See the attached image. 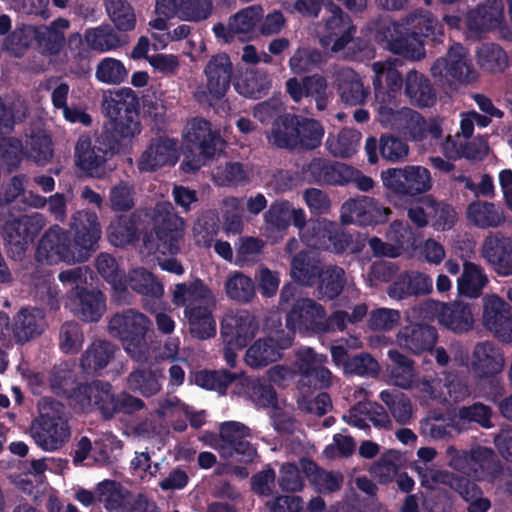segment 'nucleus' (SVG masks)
<instances>
[{
    "label": "nucleus",
    "mask_w": 512,
    "mask_h": 512,
    "mask_svg": "<svg viewBox=\"0 0 512 512\" xmlns=\"http://www.w3.org/2000/svg\"><path fill=\"white\" fill-rule=\"evenodd\" d=\"M259 330L256 317L247 310L231 311L221 323V334L225 341L237 348L244 347Z\"/></svg>",
    "instance_id": "obj_23"
},
{
    "label": "nucleus",
    "mask_w": 512,
    "mask_h": 512,
    "mask_svg": "<svg viewBox=\"0 0 512 512\" xmlns=\"http://www.w3.org/2000/svg\"><path fill=\"white\" fill-rule=\"evenodd\" d=\"M437 341L434 327L423 324H411L402 327L396 335L397 345L413 354H420L432 349Z\"/></svg>",
    "instance_id": "obj_28"
},
{
    "label": "nucleus",
    "mask_w": 512,
    "mask_h": 512,
    "mask_svg": "<svg viewBox=\"0 0 512 512\" xmlns=\"http://www.w3.org/2000/svg\"><path fill=\"white\" fill-rule=\"evenodd\" d=\"M212 0H156L155 11L165 18L178 17L182 21L200 22L212 13Z\"/></svg>",
    "instance_id": "obj_24"
},
{
    "label": "nucleus",
    "mask_w": 512,
    "mask_h": 512,
    "mask_svg": "<svg viewBox=\"0 0 512 512\" xmlns=\"http://www.w3.org/2000/svg\"><path fill=\"white\" fill-rule=\"evenodd\" d=\"M35 38L34 26L22 25L0 39V52L20 57Z\"/></svg>",
    "instance_id": "obj_55"
},
{
    "label": "nucleus",
    "mask_w": 512,
    "mask_h": 512,
    "mask_svg": "<svg viewBox=\"0 0 512 512\" xmlns=\"http://www.w3.org/2000/svg\"><path fill=\"white\" fill-rule=\"evenodd\" d=\"M431 73L440 80L452 78L460 82H470L476 78V71L467 50L460 44L452 45L445 57L437 59L431 67Z\"/></svg>",
    "instance_id": "obj_20"
},
{
    "label": "nucleus",
    "mask_w": 512,
    "mask_h": 512,
    "mask_svg": "<svg viewBox=\"0 0 512 512\" xmlns=\"http://www.w3.org/2000/svg\"><path fill=\"white\" fill-rule=\"evenodd\" d=\"M69 227L73 235L71 243L77 252L78 262H85L101 238L98 216L88 209L76 211L71 216Z\"/></svg>",
    "instance_id": "obj_13"
},
{
    "label": "nucleus",
    "mask_w": 512,
    "mask_h": 512,
    "mask_svg": "<svg viewBox=\"0 0 512 512\" xmlns=\"http://www.w3.org/2000/svg\"><path fill=\"white\" fill-rule=\"evenodd\" d=\"M505 366L502 350L491 341H482L473 347L468 369L478 380L489 379L500 372Z\"/></svg>",
    "instance_id": "obj_22"
},
{
    "label": "nucleus",
    "mask_w": 512,
    "mask_h": 512,
    "mask_svg": "<svg viewBox=\"0 0 512 512\" xmlns=\"http://www.w3.org/2000/svg\"><path fill=\"white\" fill-rule=\"evenodd\" d=\"M128 287L144 297L143 307L150 313H156L158 302L164 295V286L145 268L131 270L126 279Z\"/></svg>",
    "instance_id": "obj_26"
},
{
    "label": "nucleus",
    "mask_w": 512,
    "mask_h": 512,
    "mask_svg": "<svg viewBox=\"0 0 512 512\" xmlns=\"http://www.w3.org/2000/svg\"><path fill=\"white\" fill-rule=\"evenodd\" d=\"M120 145L108 133L101 134L93 142L87 135H81L74 148L77 160H105L119 153Z\"/></svg>",
    "instance_id": "obj_31"
},
{
    "label": "nucleus",
    "mask_w": 512,
    "mask_h": 512,
    "mask_svg": "<svg viewBox=\"0 0 512 512\" xmlns=\"http://www.w3.org/2000/svg\"><path fill=\"white\" fill-rule=\"evenodd\" d=\"M335 86L343 102L349 105H361L369 91L364 87L360 76L350 68H340L335 73Z\"/></svg>",
    "instance_id": "obj_34"
},
{
    "label": "nucleus",
    "mask_w": 512,
    "mask_h": 512,
    "mask_svg": "<svg viewBox=\"0 0 512 512\" xmlns=\"http://www.w3.org/2000/svg\"><path fill=\"white\" fill-rule=\"evenodd\" d=\"M251 430L241 422L226 421L220 424L219 439L214 448L224 459H238L252 462L257 456V450L250 443Z\"/></svg>",
    "instance_id": "obj_8"
},
{
    "label": "nucleus",
    "mask_w": 512,
    "mask_h": 512,
    "mask_svg": "<svg viewBox=\"0 0 512 512\" xmlns=\"http://www.w3.org/2000/svg\"><path fill=\"white\" fill-rule=\"evenodd\" d=\"M443 34L437 19L423 9H417L399 22L391 21L379 31L386 47L393 53L412 60L424 56V39L431 37L438 41Z\"/></svg>",
    "instance_id": "obj_1"
},
{
    "label": "nucleus",
    "mask_w": 512,
    "mask_h": 512,
    "mask_svg": "<svg viewBox=\"0 0 512 512\" xmlns=\"http://www.w3.org/2000/svg\"><path fill=\"white\" fill-rule=\"evenodd\" d=\"M465 215L469 224L483 230L502 227L507 221L503 207L480 199L468 204Z\"/></svg>",
    "instance_id": "obj_30"
},
{
    "label": "nucleus",
    "mask_w": 512,
    "mask_h": 512,
    "mask_svg": "<svg viewBox=\"0 0 512 512\" xmlns=\"http://www.w3.org/2000/svg\"><path fill=\"white\" fill-rule=\"evenodd\" d=\"M317 297L320 300H333L343 290L346 283L345 271L338 266L322 269L318 278Z\"/></svg>",
    "instance_id": "obj_51"
},
{
    "label": "nucleus",
    "mask_w": 512,
    "mask_h": 512,
    "mask_svg": "<svg viewBox=\"0 0 512 512\" xmlns=\"http://www.w3.org/2000/svg\"><path fill=\"white\" fill-rule=\"evenodd\" d=\"M184 138L197 145L200 153L207 158L220 157L225 146L223 139L212 131L210 123L203 118L189 120L183 131Z\"/></svg>",
    "instance_id": "obj_25"
},
{
    "label": "nucleus",
    "mask_w": 512,
    "mask_h": 512,
    "mask_svg": "<svg viewBox=\"0 0 512 512\" xmlns=\"http://www.w3.org/2000/svg\"><path fill=\"white\" fill-rule=\"evenodd\" d=\"M489 282L484 268L474 262L464 261L461 275L457 279L459 295L476 299L483 293Z\"/></svg>",
    "instance_id": "obj_37"
},
{
    "label": "nucleus",
    "mask_w": 512,
    "mask_h": 512,
    "mask_svg": "<svg viewBox=\"0 0 512 512\" xmlns=\"http://www.w3.org/2000/svg\"><path fill=\"white\" fill-rule=\"evenodd\" d=\"M138 229L132 217L119 216L108 227V238L116 247L125 246L137 237Z\"/></svg>",
    "instance_id": "obj_61"
},
{
    "label": "nucleus",
    "mask_w": 512,
    "mask_h": 512,
    "mask_svg": "<svg viewBox=\"0 0 512 512\" xmlns=\"http://www.w3.org/2000/svg\"><path fill=\"white\" fill-rule=\"evenodd\" d=\"M36 259L47 265H56L61 262L79 263L69 233L57 224L49 227L40 238L36 249Z\"/></svg>",
    "instance_id": "obj_11"
},
{
    "label": "nucleus",
    "mask_w": 512,
    "mask_h": 512,
    "mask_svg": "<svg viewBox=\"0 0 512 512\" xmlns=\"http://www.w3.org/2000/svg\"><path fill=\"white\" fill-rule=\"evenodd\" d=\"M378 121L387 128L399 131L413 139H421L426 131L424 118L408 107L397 109L396 99L376 102Z\"/></svg>",
    "instance_id": "obj_9"
},
{
    "label": "nucleus",
    "mask_w": 512,
    "mask_h": 512,
    "mask_svg": "<svg viewBox=\"0 0 512 512\" xmlns=\"http://www.w3.org/2000/svg\"><path fill=\"white\" fill-rule=\"evenodd\" d=\"M481 258L500 277L512 276V238L500 231L489 232L479 248Z\"/></svg>",
    "instance_id": "obj_17"
},
{
    "label": "nucleus",
    "mask_w": 512,
    "mask_h": 512,
    "mask_svg": "<svg viewBox=\"0 0 512 512\" xmlns=\"http://www.w3.org/2000/svg\"><path fill=\"white\" fill-rule=\"evenodd\" d=\"M260 5H251L241 9L229 19V29L240 38L251 39L257 35L258 24L263 16Z\"/></svg>",
    "instance_id": "obj_45"
},
{
    "label": "nucleus",
    "mask_w": 512,
    "mask_h": 512,
    "mask_svg": "<svg viewBox=\"0 0 512 512\" xmlns=\"http://www.w3.org/2000/svg\"><path fill=\"white\" fill-rule=\"evenodd\" d=\"M360 134L352 129H343L337 135H329L326 148L334 157L350 158L357 150Z\"/></svg>",
    "instance_id": "obj_56"
},
{
    "label": "nucleus",
    "mask_w": 512,
    "mask_h": 512,
    "mask_svg": "<svg viewBox=\"0 0 512 512\" xmlns=\"http://www.w3.org/2000/svg\"><path fill=\"white\" fill-rule=\"evenodd\" d=\"M425 317L435 319L454 333H465L472 329L474 317L471 306L461 301L443 303L426 300L422 304Z\"/></svg>",
    "instance_id": "obj_12"
},
{
    "label": "nucleus",
    "mask_w": 512,
    "mask_h": 512,
    "mask_svg": "<svg viewBox=\"0 0 512 512\" xmlns=\"http://www.w3.org/2000/svg\"><path fill=\"white\" fill-rule=\"evenodd\" d=\"M405 95L419 107H430L436 101V94L429 80L417 71H409L405 79Z\"/></svg>",
    "instance_id": "obj_44"
},
{
    "label": "nucleus",
    "mask_w": 512,
    "mask_h": 512,
    "mask_svg": "<svg viewBox=\"0 0 512 512\" xmlns=\"http://www.w3.org/2000/svg\"><path fill=\"white\" fill-rule=\"evenodd\" d=\"M324 316L325 309L321 304L309 298L299 299L286 317L288 333L299 331L321 334L325 329L323 326Z\"/></svg>",
    "instance_id": "obj_21"
},
{
    "label": "nucleus",
    "mask_w": 512,
    "mask_h": 512,
    "mask_svg": "<svg viewBox=\"0 0 512 512\" xmlns=\"http://www.w3.org/2000/svg\"><path fill=\"white\" fill-rule=\"evenodd\" d=\"M421 485L428 489H436L439 484L450 487L455 492L461 488V483L465 477L454 474L446 470L432 469L428 467L416 466Z\"/></svg>",
    "instance_id": "obj_57"
},
{
    "label": "nucleus",
    "mask_w": 512,
    "mask_h": 512,
    "mask_svg": "<svg viewBox=\"0 0 512 512\" xmlns=\"http://www.w3.org/2000/svg\"><path fill=\"white\" fill-rule=\"evenodd\" d=\"M99 505L107 512H128L130 492L115 480L105 479L96 484Z\"/></svg>",
    "instance_id": "obj_40"
},
{
    "label": "nucleus",
    "mask_w": 512,
    "mask_h": 512,
    "mask_svg": "<svg viewBox=\"0 0 512 512\" xmlns=\"http://www.w3.org/2000/svg\"><path fill=\"white\" fill-rule=\"evenodd\" d=\"M372 70L376 102L396 99L402 87V78L396 68V62L392 60L374 62Z\"/></svg>",
    "instance_id": "obj_27"
},
{
    "label": "nucleus",
    "mask_w": 512,
    "mask_h": 512,
    "mask_svg": "<svg viewBox=\"0 0 512 512\" xmlns=\"http://www.w3.org/2000/svg\"><path fill=\"white\" fill-rule=\"evenodd\" d=\"M492 416L493 411L489 406L477 402L459 408L452 415V425L457 433L467 431L472 422L479 424L482 428L490 429L493 427Z\"/></svg>",
    "instance_id": "obj_41"
},
{
    "label": "nucleus",
    "mask_w": 512,
    "mask_h": 512,
    "mask_svg": "<svg viewBox=\"0 0 512 512\" xmlns=\"http://www.w3.org/2000/svg\"><path fill=\"white\" fill-rule=\"evenodd\" d=\"M137 104V97L129 88L109 90L103 95L102 108L114 122L115 132L122 138H131L140 133Z\"/></svg>",
    "instance_id": "obj_6"
},
{
    "label": "nucleus",
    "mask_w": 512,
    "mask_h": 512,
    "mask_svg": "<svg viewBox=\"0 0 512 512\" xmlns=\"http://www.w3.org/2000/svg\"><path fill=\"white\" fill-rule=\"evenodd\" d=\"M323 136L324 128L318 121L299 116L296 149H315L321 144Z\"/></svg>",
    "instance_id": "obj_58"
},
{
    "label": "nucleus",
    "mask_w": 512,
    "mask_h": 512,
    "mask_svg": "<svg viewBox=\"0 0 512 512\" xmlns=\"http://www.w3.org/2000/svg\"><path fill=\"white\" fill-rule=\"evenodd\" d=\"M127 76L128 71L124 64L116 58L105 57L96 66L95 78L104 84H121Z\"/></svg>",
    "instance_id": "obj_63"
},
{
    "label": "nucleus",
    "mask_w": 512,
    "mask_h": 512,
    "mask_svg": "<svg viewBox=\"0 0 512 512\" xmlns=\"http://www.w3.org/2000/svg\"><path fill=\"white\" fill-rule=\"evenodd\" d=\"M298 121L299 116L284 114L283 117L273 122L271 131L267 135L269 143L278 148L296 149Z\"/></svg>",
    "instance_id": "obj_46"
},
{
    "label": "nucleus",
    "mask_w": 512,
    "mask_h": 512,
    "mask_svg": "<svg viewBox=\"0 0 512 512\" xmlns=\"http://www.w3.org/2000/svg\"><path fill=\"white\" fill-rule=\"evenodd\" d=\"M232 74L233 65L228 55L221 53L211 57L204 68L206 90L198 88L194 93L197 101L205 103L209 97H223L230 87Z\"/></svg>",
    "instance_id": "obj_16"
},
{
    "label": "nucleus",
    "mask_w": 512,
    "mask_h": 512,
    "mask_svg": "<svg viewBox=\"0 0 512 512\" xmlns=\"http://www.w3.org/2000/svg\"><path fill=\"white\" fill-rule=\"evenodd\" d=\"M118 347L108 340H95L85 350L81 358V367L87 373L105 368L114 359Z\"/></svg>",
    "instance_id": "obj_42"
},
{
    "label": "nucleus",
    "mask_w": 512,
    "mask_h": 512,
    "mask_svg": "<svg viewBox=\"0 0 512 512\" xmlns=\"http://www.w3.org/2000/svg\"><path fill=\"white\" fill-rule=\"evenodd\" d=\"M151 331L150 318L133 308L113 314L108 323L109 334L119 340L126 354L136 362L148 358V334Z\"/></svg>",
    "instance_id": "obj_3"
},
{
    "label": "nucleus",
    "mask_w": 512,
    "mask_h": 512,
    "mask_svg": "<svg viewBox=\"0 0 512 512\" xmlns=\"http://www.w3.org/2000/svg\"><path fill=\"white\" fill-rule=\"evenodd\" d=\"M291 206L286 201L274 202L264 213V230L269 238L277 240L289 227Z\"/></svg>",
    "instance_id": "obj_49"
},
{
    "label": "nucleus",
    "mask_w": 512,
    "mask_h": 512,
    "mask_svg": "<svg viewBox=\"0 0 512 512\" xmlns=\"http://www.w3.org/2000/svg\"><path fill=\"white\" fill-rule=\"evenodd\" d=\"M157 251L175 255L180 250L184 235V221L175 212L170 203L156 207Z\"/></svg>",
    "instance_id": "obj_15"
},
{
    "label": "nucleus",
    "mask_w": 512,
    "mask_h": 512,
    "mask_svg": "<svg viewBox=\"0 0 512 512\" xmlns=\"http://www.w3.org/2000/svg\"><path fill=\"white\" fill-rule=\"evenodd\" d=\"M424 203L428 209L431 225L437 231L450 230L458 220L455 208L444 202H436L431 197H426Z\"/></svg>",
    "instance_id": "obj_54"
},
{
    "label": "nucleus",
    "mask_w": 512,
    "mask_h": 512,
    "mask_svg": "<svg viewBox=\"0 0 512 512\" xmlns=\"http://www.w3.org/2000/svg\"><path fill=\"white\" fill-rule=\"evenodd\" d=\"M240 384L245 387V395L259 407H274L277 404L276 392L269 385L260 380L241 379Z\"/></svg>",
    "instance_id": "obj_62"
},
{
    "label": "nucleus",
    "mask_w": 512,
    "mask_h": 512,
    "mask_svg": "<svg viewBox=\"0 0 512 512\" xmlns=\"http://www.w3.org/2000/svg\"><path fill=\"white\" fill-rule=\"evenodd\" d=\"M84 40L89 49L100 53L115 50L126 44V40L109 25L87 29L84 32Z\"/></svg>",
    "instance_id": "obj_47"
},
{
    "label": "nucleus",
    "mask_w": 512,
    "mask_h": 512,
    "mask_svg": "<svg viewBox=\"0 0 512 512\" xmlns=\"http://www.w3.org/2000/svg\"><path fill=\"white\" fill-rule=\"evenodd\" d=\"M291 333L283 330L271 332L256 340L246 351L245 362L252 368L265 367L281 359L282 351L292 344Z\"/></svg>",
    "instance_id": "obj_19"
},
{
    "label": "nucleus",
    "mask_w": 512,
    "mask_h": 512,
    "mask_svg": "<svg viewBox=\"0 0 512 512\" xmlns=\"http://www.w3.org/2000/svg\"><path fill=\"white\" fill-rule=\"evenodd\" d=\"M482 323L496 338L505 343L512 342V310L510 305L496 294L482 299Z\"/></svg>",
    "instance_id": "obj_18"
},
{
    "label": "nucleus",
    "mask_w": 512,
    "mask_h": 512,
    "mask_svg": "<svg viewBox=\"0 0 512 512\" xmlns=\"http://www.w3.org/2000/svg\"><path fill=\"white\" fill-rule=\"evenodd\" d=\"M306 178L319 183L344 186L354 183L361 191L373 188V180L346 162H309L304 168Z\"/></svg>",
    "instance_id": "obj_7"
},
{
    "label": "nucleus",
    "mask_w": 512,
    "mask_h": 512,
    "mask_svg": "<svg viewBox=\"0 0 512 512\" xmlns=\"http://www.w3.org/2000/svg\"><path fill=\"white\" fill-rule=\"evenodd\" d=\"M39 410V417L31 424V437L43 451H58L71 438V427L65 407L58 401L44 398Z\"/></svg>",
    "instance_id": "obj_4"
},
{
    "label": "nucleus",
    "mask_w": 512,
    "mask_h": 512,
    "mask_svg": "<svg viewBox=\"0 0 512 512\" xmlns=\"http://www.w3.org/2000/svg\"><path fill=\"white\" fill-rule=\"evenodd\" d=\"M392 365L387 368L389 382L401 389H411L416 378L414 362L396 349L387 352Z\"/></svg>",
    "instance_id": "obj_43"
},
{
    "label": "nucleus",
    "mask_w": 512,
    "mask_h": 512,
    "mask_svg": "<svg viewBox=\"0 0 512 512\" xmlns=\"http://www.w3.org/2000/svg\"><path fill=\"white\" fill-rule=\"evenodd\" d=\"M28 114V107L20 97L3 100L0 97V134L13 130L18 122H22Z\"/></svg>",
    "instance_id": "obj_53"
},
{
    "label": "nucleus",
    "mask_w": 512,
    "mask_h": 512,
    "mask_svg": "<svg viewBox=\"0 0 512 512\" xmlns=\"http://www.w3.org/2000/svg\"><path fill=\"white\" fill-rule=\"evenodd\" d=\"M163 378L162 372L158 369L138 367L128 374L126 387L133 393L149 398L161 391Z\"/></svg>",
    "instance_id": "obj_35"
},
{
    "label": "nucleus",
    "mask_w": 512,
    "mask_h": 512,
    "mask_svg": "<svg viewBox=\"0 0 512 512\" xmlns=\"http://www.w3.org/2000/svg\"><path fill=\"white\" fill-rule=\"evenodd\" d=\"M471 468L473 469L469 476L480 481H494L503 474V469L494 451L482 446L472 449Z\"/></svg>",
    "instance_id": "obj_38"
},
{
    "label": "nucleus",
    "mask_w": 512,
    "mask_h": 512,
    "mask_svg": "<svg viewBox=\"0 0 512 512\" xmlns=\"http://www.w3.org/2000/svg\"><path fill=\"white\" fill-rule=\"evenodd\" d=\"M383 185L397 195L415 196L431 188L429 171L421 166L390 168L381 174Z\"/></svg>",
    "instance_id": "obj_14"
},
{
    "label": "nucleus",
    "mask_w": 512,
    "mask_h": 512,
    "mask_svg": "<svg viewBox=\"0 0 512 512\" xmlns=\"http://www.w3.org/2000/svg\"><path fill=\"white\" fill-rule=\"evenodd\" d=\"M70 22L65 18H58L48 26L34 27L35 38L42 51L49 55L58 54L65 43V32Z\"/></svg>",
    "instance_id": "obj_39"
},
{
    "label": "nucleus",
    "mask_w": 512,
    "mask_h": 512,
    "mask_svg": "<svg viewBox=\"0 0 512 512\" xmlns=\"http://www.w3.org/2000/svg\"><path fill=\"white\" fill-rule=\"evenodd\" d=\"M237 92L249 98H261L271 88V77L262 69L246 71L243 79L235 84Z\"/></svg>",
    "instance_id": "obj_50"
},
{
    "label": "nucleus",
    "mask_w": 512,
    "mask_h": 512,
    "mask_svg": "<svg viewBox=\"0 0 512 512\" xmlns=\"http://www.w3.org/2000/svg\"><path fill=\"white\" fill-rule=\"evenodd\" d=\"M73 313L86 322L98 321L106 310L105 297L101 291L81 289L68 292Z\"/></svg>",
    "instance_id": "obj_29"
},
{
    "label": "nucleus",
    "mask_w": 512,
    "mask_h": 512,
    "mask_svg": "<svg viewBox=\"0 0 512 512\" xmlns=\"http://www.w3.org/2000/svg\"><path fill=\"white\" fill-rule=\"evenodd\" d=\"M386 236L394 248H397L399 256L410 250H416L415 232L407 223L401 221L392 222Z\"/></svg>",
    "instance_id": "obj_64"
},
{
    "label": "nucleus",
    "mask_w": 512,
    "mask_h": 512,
    "mask_svg": "<svg viewBox=\"0 0 512 512\" xmlns=\"http://www.w3.org/2000/svg\"><path fill=\"white\" fill-rule=\"evenodd\" d=\"M408 145L393 136L384 135L378 141L375 137H368L365 142V152L368 160H378L379 155L384 160H399L408 155Z\"/></svg>",
    "instance_id": "obj_36"
},
{
    "label": "nucleus",
    "mask_w": 512,
    "mask_h": 512,
    "mask_svg": "<svg viewBox=\"0 0 512 512\" xmlns=\"http://www.w3.org/2000/svg\"><path fill=\"white\" fill-rule=\"evenodd\" d=\"M47 327L45 313L39 308H23L13 319L12 332L18 342L24 343L41 335Z\"/></svg>",
    "instance_id": "obj_33"
},
{
    "label": "nucleus",
    "mask_w": 512,
    "mask_h": 512,
    "mask_svg": "<svg viewBox=\"0 0 512 512\" xmlns=\"http://www.w3.org/2000/svg\"><path fill=\"white\" fill-rule=\"evenodd\" d=\"M180 157L179 142L168 137L152 139L143 153V160H178Z\"/></svg>",
    "instance_id": "obj_59"
},
{
    "label": "nucleus",
    "mask_w": 512,
    "mask_h": 512,
    "mask_svg": "<svg viewBox=\"0 0 512 512\" xmlns=\"http://www.w3.org/2000/svg\"><path fill=\"white\" fill-rule=\"evenodd\" d=\"M321 270V267L315 261L302 252L291 261V276L301 285H313Z\"/></svg>",
    "instance_id": "obj_60"
},
{
    "label": "nucleus",
    "mask_w": 512,
    "mask_h": 512,
    "mask_svg": "<svg viewBox=\"0 0 512 512\" xmlns=\"http://www.w3.org/2000/svg\"><path fill=\"white\" fill-rule=\"evenodd\" d=\"M172 303L184 308V317L192 337L205 340L216 335V321L213 316L216 296L202 280L176 284Z\"/></svg>",
    "instance_id": "obj_2"
},
{
    "label": "nucleus",
    "mask_w": 512,
    "mask_h": 512,
    "mask_svg": "<svg viewBox=\"0 0 512 512\" xmlns=\"http://www.w3.org/2000/svg\"><path fill=\"white\" fill-rule=\"evenodd\" d=\"M79 393L83 396L82 405L96 406L102 415L109 419L115 415L117 395L108 382L94 381L79 387Z\"/></svg>",
    "instance_id": "obj_32"
},
{
    "label": "nucleus",
    "mask_w": 512,
    "mask_h": 512,
    "mask_svg": "<svg viewBox=\"0 0 512 512\" xmlns=\"http://www.w3.org/2000/svg\"><path fill=\"white\" fill-rule=\"evenodd\" d=\"M226 297L234 302L247 304L256 296V289L253 280L240 271H232L224 282Z\"/></svg>",
    "instance_id": "obj_48"
},
{
    "label": "nucleus",
    "mask_w": 512,
    "mask_h": 512,
    "mask_svg": "<svg viewBox=\"0 0 512 512\" xmlns=\"http://www.w3.org/2000/svg\"><path fill=\"white\" fill-rule=\"evenodd\" d=\"M323 24L324 33L320 37L321 45L344 58L355 57V53L350 50L358 45L354 38L356 27L351 18L332 1L326 3Z\"/></svg>",
    "instance_id": "obj_5"
},
{
    "label": "nucleus",
    "mask_w": 512,
    "mask_h": 512,
    "mask_svg": "<svg viewBox=\"0 0 512 512\" xmlns=\"http://www.w3.org/2000/svg\"><path fill=\"white\" fill-rule=\"evenodd\" d=\"M46 224L47 219L41 213L7 219L4 225V240L8 252L14 257H21Z\"/></svg>",
    "instance_id": "obj_10"
},
{
    "label": "nucleus",
    "mask_w": 512,
    "mask_h": 512,
    "mask_svg": "<svg viewBox=\"0 0 512 512\" xmlns=\"http://www.w3.org/2000/svg\"><path fill=\"white\" fill-rule=\"evenodd\" d=\"M393 419L400 425L408 424L413 417L411 400L398 391L383 390L379 395Z\"/></svg>",
    "instance_id": "obj_52"
}]
</instances>
